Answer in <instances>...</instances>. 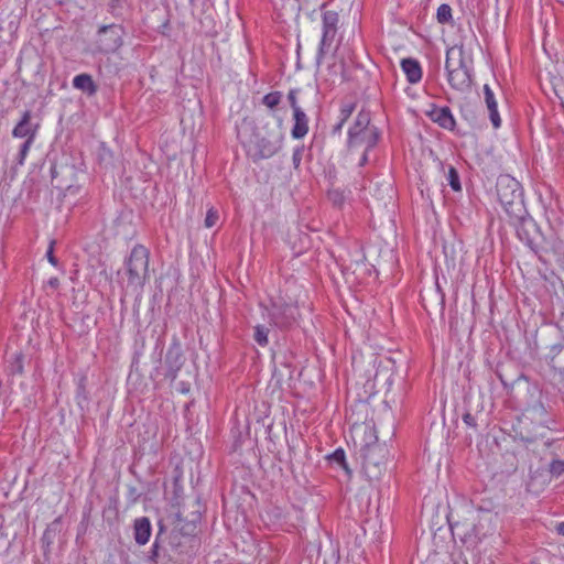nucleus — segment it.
<instances>
[{
    "instance_id": "obj_36",
    "label": "nucleus",
    "mask_w": 564,
    "mask_h": 564,
    "mask_svg": "<svg viewBox=\"0 0 564 564\" xmlns=\"http://www.w3.org/2000/svg\"><path fill=\"white\" fill-rule=\"evenodd\" d=\"M339 562V553L337 550L332 551V556L329 560L324 558V564H338Z\"/></svg>"
},
{
    "instance_id": "obj_38",
    "label": "nucleus",
    "mask_w": 564,
    "mask_h": 564,
    "mask_svg": "<svg viewBox=\"0 0 564 564\" xmlns=\"http://www.w3.org/2000/svg\"><path fill=\"white\" fill-rule=\"evenodd\" d=\"M88 519H89V512H84L83 520H82V522L79 524V529H78L83 533L86 531Z\"/></svg>"
},
{
    "instance_id": "obj_35",
    "label": "nucleus",
    "mask_w": 564,
    "mask_h": 564,
    "mask_svg": "<svg viewBox=\"0 0 564 564\" xmlns=\"http://www.w3.org/2000/svg\"><path fill=\"white\" fill-rule=\"evenodd\" d=\"M302 152H303V150L301 148L295 149L294 152H293L292 162H293L295 167H299L300 164H301Z\"/></svg>"
},
{
    "instance_id": "obj_30",
    "label": "nucleus",
    "mask_w": 564,
    "mask_h": 564,
    "mask_svg": "<svg viewBox=\"0 0 564 564\" xmlns=\"http://www.w3.org/2000/svg\"><path fill=\"white\" fill-rule=\"evenodd\" d=\"M299 93H300L299 88H292V89H290V91L288 94V101H289L293 112L302 109L297 104V94Z\"/></svg>"
},
{
    "instance_id": "obj_16",
    "label": "nucleus",
    "mask_w": 564,
    "mask_h": 564,
    "mask_svg": "<svg viewBox=\"0 0 564 564\" xmlns=\"http://www.w3.org/2000/svg\"><path fill=\"white\" fill-rule=\"evenodd\" d=\"M484 97H485V102H486L487 109L489 111V119L492 123V127L495 129H498L501 126V118L498 112V105H497L495 94L491 90V88L489 87V85H487V84L484 85Z\"/></svg>"
},
{
    "instance_id": "obj_12",
    "label": "nucleus",
    "mask_w": 564,
    "mask_h": 564,
    "mask_svg": "<svg viewBox=\"0 0 564 564\" xmlns=\"http://www.w3.org/2000/svg\"><path fill=\"white\" fill-rule=\"evenodd\" d=\"M380 137L381 132L379 128L366 130L357 135V139L354 143L351 142V137L347 138V149L349 151H352L364 147V150H366V152H369L377 147Z\"/></svg>"
},
{
    "instance_id": "obj_10",
    "label": "nucleus",
    "mask_w": 564,
    "mask_h": 564,
    "mask_svg": "<svg viewBox=\"0 0 564 564\" xmlns=\"http://www.w3.org/2000/svg\"><path fill=\"white\" fill-rule=\"evenodd\" d=\"M516 218L519 221L516 229L517 237L534 253H538L539 245L536 243V238L541 232L536 223L531 217H525V214Z\"/></svg>"
},
{
    "instance_id": "obj_45",
    "label": "nucleus",
    "mask_w": 564,
    "mask_h": 564,
    "mask_svg": "<svg viewBox=\"0 0 564 564\" xmlns=\"http://www.w3.org/2000/svg\"><path fill=\"white\" fill-rule=\"evenodd\" d=\"M338 68H339L340 74L344 76V73H345V63H344V62H340V64L338 65Z\"/></svg>"
},
{
    "instance_id": "obj_13",
    "label": "nucleus",
    "mask_w": 564,
    "mask_h": 564,
    "mask_svg": "<svg viewBox=\"0 0 564 564\" xmlns=\"http://www.w3.org/2000/svg\"><path fill=\"white\" fill-rule=\"evenodd\" d=\"M427 117L443 129L453 131L456 127L455 118L447 106L437 107L433 105L432 109L427 111Z\"/></svg>"
},
{
    "instance_id": "obj_22",
    "label": "nucleus",
    "mask_w": 564,
    "mask_h": 564,
    "mask_svg": "<svg viewBox=\"0 0 564 564\" xmlns=\"http://www.w3.org/2000/svg\"><path fill=\"white\" fill-rule=\"evenodd\" d=\"M437 22L441 24H449L453 22L452 8L447 3L438 7L436 12Z\"/></svg>"
},
{
    "instance_id": "obj_5",
    "label": "nucleus",
    "mask_w": 564,
    "mask_h": 564,
    "mask_svg": "<svg viewBox=\"0 0 564 564\" xmlns=\"http://www.w3.org/2000/svg\"><path fill=\"white\" fill-rule=\"evenodd\" d=\"M150 250L143 245H135L124 261L128 275V285L142 289L150 279L149 274Z\"/></svg>"
},
{
    "instance_id": "obj_33",
    "label": "nucleus",
    "mask_w": 564,
    "mask_h": 564,
    "mask_svg": "<svg viewBox=\"0 0 564 564\" xmlns=\"http://www.w3.org/2000/svg\"><path fill=\"white\" fill-rule=\"evenodd\" d=\"M463 422L469 426V427H473V429H476L477 427V422H476V419L475 416L469 412V411H466L464 414H463Z\"/></svg>"
},
{
    "instance_id": "obj_25",
    "label": "nucleus",
    "mask_w": 564,
    "mask_h": 564,
    "mask_svg": "<svg viewBox=\"0 0 564 564\" xmlns=\"http://www.w3.org/2000/svg\"><path fill=\"white\" fill-rule=\"evenodd\" d=\"M282 100L281 91H271L263 96L262 104L270 109L275 108Z\"/></svg>"
},
{
    "instance_id": "obj_31",
    "label": "nucleus",
    "mask_w": 564,
    "mask_h": 564,
    "mask_svg": "<svg viewBox=\"0 0 564 564\" xmlns=\"http://www.w3.org/2000/svg\"><path fill=\"white\" fill-rule=\"evenodd\" d=\"M219 216H218V212L215 209V208H209L207 210V214H206V217H205V226L207 228H212L216 225L217 220H218Z\"/></svg>"
},
{
    "instance_id": "obj_1",
    "label": "nucleus",
    "mask_w": 564,
    "mask_h": 564,
    "mask_svg": "<svg viewBox=\"0 0 564 564\" xmlns=\"http://www.w3.org/2000/svg\"><path fill=\"white\" fill-rule=\"evenodd\" d=\"M471 59H467L463 46L446 51L445 69L449 86L460 93L469 91L473 85Z\"/></svg>"
},
{
    "instance_id": "obj_37",
    "label": "nucleus",
    "mask_w": 564,
    "mask_h": 564,
    "mask_svg": "<svg viewBox=\"0 0 564 564\" xmlns=\"http://www.w3.org/2000/svg\"><path fill=\"white\" fill-rule=\"evenodd\" d=\"M330 197H332V199H333L334 204H338V205H339V204H341V203H343V200H344V196H343V194H341V193H339V192H337V191L333 192V193L330 194Z\"/></svg>"
},
{
    "instance_id": "obj_2",
    "label": "nucleus",
    "mask_w": 564,
    "mask_h": 564,
    "mask_svg": "<svg viewBox=\"0 0 564 564\" xmlns=\"http://www.w3.org/2000/svg\"><path fill=\"white\" fill-rule=\"evenodd\" d=\"M262 315L270 326L286 330L297 324L300 311L295 303L285 301L281 295L270 296L268 303H260Z\"/></svg>"
},
{
    "instance_id": "obj_15",
    "label": "nucleus",
    "mask_w": 564,
    "mask_h": 564,
    "mask_svg": "<svg viewBox=\"0 0 564 564\" xmlns=\"http://www.w3.org/2000/svg\"><path fill=\"white\" fill-rule=\"evenodd\" d=\"M152 527L148 517H140L133 521V538L138 545H145L151 536Z\"/></svg>"
},
{
    "instance_id": "obj_4",
    "label": "nucleus",
    "mask_w": 564,
    "mask_h": 564,
    "mask_svg": "<svg viewBox=\"0 0 564 564\" xmlns=\"http://www.w3.org/2000/svg\"><path fill=\"white\" fill-rule=\"evenodd\" d=\"M248 139H243V135L239 133L241 143L243 144L247 155L253 161L259 162L267 160L275 155L282 148L283 134L281 132L269 133L268 135H261L254 129Z\"/></svg>"
},
{
    "instance_id": "obj_44",
    "label": "nucleus",
    "mask_w": 564,
    "mask_h": 564,
    "mask_svg": "<svg viewBox=\"0 0 564 564\" xmlns=\"http://www.w3.org/2000/svg\"><path fill=\"white\" fill-rule=\"evenodd\" d=\"M436 289H437V292L441 293V299H442V302H444V299H445V294L444 292L442 291L438 282L436 281Z\"/></svg>"
},
{
    "instance_id": "obj_20",
    "label": "nucleus",
    "mask_w": 564,
    "mask_h": 564,
    "mask_svg": "<svg viewBox=\"0 0 564 564\" xmlns=\"http://www.w3.org/2000/svg\"><path fill=\"white\" fill-rule=\"evenodd\" d=\"M73 86L88 96H94L98 90V86L95 84L91 75L87 73L76 75L73 79Z\"/></svg>"
},
{
    "instance_id": "obj_7",
    "label": "nucleus",
    "mask_w": 564,
    "mask_h": 564,
    "mask_svg": "<svg viewBox=\"0 0 564 564\" xmlns=\"http://www.w3.org/2000/svg\"><path fill=\"white\" fill-rule=\"evenodd\" d=\"M362 467L367 474H377L381 471V467L386 464L388 449L383 444L378 443L377 436L373 442H367L360 448Z\"/></svg>"
},
{
    "instance_id": "obj_29",
    "label": "nucleus",
    "mask_w": 564,
    "mask_h": 564,
    "mask_svg": "<svg viewBox=\"0 0 564 564\" xmlns=\"http://www.w3.org/2000/svg\"><path fill=\"white\" fill-rule=\"evenodd\" d=\"M355 108H356V105L354 102L343 104L340 107V110H339L338 119L346 122L352 115Z\"/></svg>"
},
{
    "instance_id": "obj_8",
    "label": "nucleus",
    "mask_w": 564,
    "mask_h": 564,
    "mask_svg": "<svg viewBox=\"0 0 564 564\" xmlns=\"http://www.w3.org/2000/svg\"><path fill=\"white\" fill-rule=\"evenodd\" d=\"M124 29L119 24L101 25L97 32V48L101 53H115L123 44Z\"/></svg>"
},
{
    "instance_id": "obj_9",
    "label": "nucleus",
    "mask_w": 564,
    "mask_h": 564,
    "mask_svg": "<svg viewBox=\"0 0 564 564\" xmlns=\"http://www.w3.org/2000/svg\"><path fill=\"white\" fill-rule=\"evenodd\" d=\"M339 22V15L336 11L328 10L322 14V39L317 52V62H319L324 55L326 48H328L337 33V25Z\"/></svg>"
},
{
    "instance_id": "obj_3",
    "label": "nucleus",
    "mask_w": 564,
    "mask_h": 564,
    "mask_svg": "<svg viewBox=\"0 0 564 564\" xmlns=\"http://www.w3.org/2000/svg\"><path fill=\"white\" fill-rule=\"evenodd\" d=\"M498 200L510 217L527 214L521 184L511 175L502 174L496 184Z\"/></svg>"
},
{
    "instance_id": "obj_42",
    "label": "nucleus",
    "mask_w": 564,
    "mask_h": 564,
    "mask_svg": "<svg viewBox=\"0 0 564 564\" xmlns=\"http://www.w3.org/2000/svg\"><path fill=\"white\" fill-rule=\"evenodd\" d=\"M530 411H532L535 416L536 415L542 416L546 412L545 409H543L542 405H541V409H531Z\"/></svg>"
},
{
    "instance_id": "obj_14",
    "label": "nucleus",
    "mask_w": 564,
    "mask_h": 564,
    "mask_svg": "<svg viewBox=\"0 0 564 564\" xmlns=\"http://www.w3.org/2000/svg\"><path fill=\"white\" fill-rule=\"evenodd\" d=\"M371 117L370 112L366 110H360L355 118L352 126L348 129V138L351 137V142L354 143L357 139V135L360 132H364L369 129H377L378 127L370 123Z\"/></svg>"
},
{
    "instance_id": "obj_39",
    "label": "nucleus",
    "mask_w": 564,
    "mask_h": 564,
    "mask_svg": "<svg viewBox=\"0 0 564 564\" xmlns=\"http://www.w3.org/2000/svg\"><path fill=\"white\" fill-rule=\"evenodd\" d=\"M346 122L338 119V122L333 127L332 133L337 134L341 132V129Z\"/></svg>"
},
{
    "instance_id": "obj_43",
    "label": "nucleus",
    "mask_w": 564,
    "mask_h": 564,
    "mask_svg": "<svg viewBox=\"0 0 564 564\" xmlns=\"http://www.w3.org/2000/svg\"><path fill=\"white\" fill-rule=\"evenodd\" d=\"M556 531L558 534L563 535L564 536V521L560 522L557 525H556Z\"/></svg>"
},
{
    "instance_id": "obj_23",
    "label": "nucleus",
    "mask_w": 564,
    "mask_h": 564,
    "mask_svg": "<svg viewBox=\"0 0 564 564\" xmlns=\"http://www.w3.org/2000/svg\"><path fill=\"white\" fill-rule=\"evenodd\" d=\"M268 335L269 328L260 324L254 326L253 339L259 346L265 347L269 344Z\"/></svg>"
},
{
    "instance_id": "obj_40",
    "label": "nucleus",
    "mask_w": 564,
    "mask_h": 564,
    "mask_svg": "<svg viewBox=\"0 0 564 564\" xmlns=\"http://www.w3.org/2000/svg\"><path fill=\"white\" fill-rule=\"evenodd\" d=\"M368 153L369 152H366V150H364L362 155L358 163L359 166H365L368 163V161H369Z\"/></svg>"
},
{
    "instance_id": "obj_21",
    "label": "nucleus",
    "mask_w": 564,
    "mask_h": 564,
    "mask_svg": "<svg viewBox=\"0 0 564 564\" xmlns=\"http://www.w3.org/2000/svg\"><path fill=\"white\" fill-rule=\"evenodd\" d=\"M76 402L80 409H84V408L88 406V404H89V395H88V391L86 389V378L85 377L80 378L77 383Z\"/></svg>"
},
{
    "instance_id": "obj_17",
    "label": "nucleus",
    "mask_w": 564,
    "mask_h": 564,
    "mask_svg": "<svg viewBox=\"0 0 564 564\" xmlns=\"http://www.w3.org/2000/svg\"><path fill=\"white\" fill-rule=\"evenodd\" d=\"M549 366L557 371L560 375H564V344L558 343L550 347L546 356Z\"/></svg>"
},
{
    "instance_id": "obj_11",
    "label": "nucleus",
    "mask_w": 564,
    "mask_h": 564,
    "mask_svg": "<svg viewBox=\"0 0 564 564\" xmlns=\"http://www.w3.org/2000/svg\"><path fill=\"white\" fill-rule=\"evenodd\" d=\"M184 357L180 343L174 341L170 345L165 355L166 372L165 378L174 381L177 378L178 371L183 367Z\"/></svg>"
},
{
    "instance_id": "obj_34",
    "label": "nucleus",
    "mask_w": 564,
    "mask_h": 564,
    "mask_svg": "<svg viewBox=\"0 0 564 564\" xmlns=\"http://www.w3.org/2000/svg\"><path fill=\"white\" fill-rule=\"evenodd\" d=\"M46 258L51 264L56 267L58 264L57 258L54 256V241H51L50 247L46 252Z\"/></svg>"
},
{
    "instance_id": "obj_27",
    "label": "nucleus",
    "mask_w": 564,
    "mask_h": 564,
    "mask_svg": "<svg viewBox=\"0 0 564 564\" xmlns=\"http://www.w3.org/2000/svg\"><path fill=\"white\" fill-rule=\"evenodd\" d=\"M126 3H127V0H110L108 3V11L113 17H120V15H122V11H123Z\"/></svg>"
},
{
    "instance_id": "obj_19",
    "label": "nucleus",
    "mask_w": 564,
    "mask_h": 564,
    "mask_svg": "<svg viewBox=\"0 0 564 564\" xmlns=\"http://www.w3.org/2000/svg\"><path fill=\"white\" fill-rule=\"evenodd\" d=\"M293 121L294 123L291 130L292 138H304L308 132V118L303 109L293 112Z\"/></svg>"
},
{
    "instance_id": "obj_41",
    "label": "nucleus",
    "mask_w": 564,
    "mask_h": 564,
    "mask_svg": "<svg viewBox=\"0 0 564 564\" xmlns=\"http://www.w3.org/2000/svg\"><path fill=\"white\" fill-rule=\"evenodd\" d=\"M48 285L56 289L59 285V280L57 278H51L48 280Z\"/></svg>"
},
{
    "instance_id": "obj_32",
    "label": "nucleus",
    "mask_w": 564,
    "mask_h": 564,
    "mask_svg": "<svg viewBox=\"0 0 564 564\" xmlns=\"http://www.w3.org/2000/svg\"><path fill=\"white\" fill-rule=\"evenodd\" d=\"M159 549H160L159 536H156L154 543L152 544L151 551H150V555H149L150 562L156 563V560L159 557Z\"/></svg>"
},
{
    "instance_id": "obj_6",
    "label": "nucleus",
    "mask_w": 564,
    "mask_h": 564,
    "mask_svg": "<svg viewBox=\"0 0 564 564\" xmlns=\"http://www.w3.org/2000/svg\"><path fill=\"white\" fill-rule=\"evenodd\" d=\"M40 129V123L32 122V111L24 110L21 115L20 120L17 122L12 130V137L17 139H24L23 143L20 147V150L17 155V164L23 165L30 148L34 143L37 132Z\"/></svg>"
},
{
    "instance_id": "obj_28",
    "label": "nucleus",
    "mask_w": 564,
    "mask_h": 564,
    "mask_svg": "<svg viewBox=\"0 0 564 564\" xmlns=\"http://www.w3.org/2000/svg\"><path fill=\"white\" fill-rule=\"evenodd\" d=\"M549 471L553 477H560L564 474V460L553 459L549 465Z\"/></svg>"
},
{
    "instance_id": "obj_18",
    "label": "nucleus",
    "mask_w": 564,
    "mask_h": 564,
    "mask_svg": "<svg viewBox=\"0 0 564 564\" xmlns=\"http://www.w3.org/2000/svg\"><path fill=\"white\" fill-rule=\"evenodd\" d=\"M401 68L406 79L411 84H416L422 79V68L417 59L408 57L401 61Z\"/></svg>"
},
{
    "instance_id": "obj_26",
    "label": "nucleus",
    "mask_w": 564,
    "mask_h": 564,
    "mask_svg": "<svg viewBox=\"0 0 564 564\" xmlns=\"http://www.w3.org/2000/svg\"><path fill=\"white\" fill-rule=\"evenodd\" d=\"M328 459H329L330 463L340 466L346 471H349L347 463H346V455H345L344 449L337 448L334 453H332L328 456Z\"/></svg>"
},
{
    "instance_id": "obj_24",
    "label": "nucleus",
    "mask_w": 564,
    "mask_h": 564,
    "mask_svg": "<svg viewBox=\"0 0 564 564\" xmlns=\"http://www.w3.org/2000/svg\"><path fill=\"white\" fill-rule=\"evenodd\" d=\"M446 180L454 192L462 191L459 174L454 166H449Z\"/></svg>"
}]
</instances>
